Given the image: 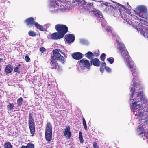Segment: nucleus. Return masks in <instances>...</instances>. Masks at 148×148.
Returning a JSON list of instances; mask_svg holds the SVG:
<instances>
[{
	"instance_id": "45",
	"label": "nucleus",
	"mask_w": 148,
	"mask_h": 148,
	"mask_svg": "<svg viewBox=\"0 0 148 148\" xmlns=\"http://www.w3.org/2000/svg\"><path fill=\"white\" fill-rule=\"evenodd\" d=\"M134 18L135 19H137V20H139L140 22V23H142V21H143V20L142 19H139L138 17L137 16H134Z\"/></svg>"
},
{
	"instance_id": "54",
	"label": "nucleus",
	"mask_w": 148,
	"mask_h": 148,
	"mask_svg": "<svg viewBox=\"0 0 148 148\" xmlns=\"http://www.w3.org/2000/svg\"><path fill=\"white\" fill-rule=\"evenodd\" d=\"M127 6L128 8H129V6H130V5H129V4H128V3H127Z\"/></svg>"
},
{
	"instance_id": "39",
	"label": "nucleus",
	"mask_w": 148,
	"mask_h": 148,
	"mask_svg": "<svg viewBox=\"0 0 148 148\" xmlns=\"http://www.w3.org/2000/svg\"><path fill=\"white\" fill-rule=\"evenodd\" d=\"M135 89L134 88L132 87L131 88L130 92H131L132 94H131V96L132 98H133V96L134 95V92H135Z\"/></svg>"
},
{
	"instance_id": "17",
	"label": "nucleus",
	"mask_w": 148,
	"mask_h": 148,
	"mask_svg": "<svg viewBox=\"0 0 148 148\" xmlns=\"http://www.w3.org/2000/svg\"><path fill=\"white\" fill-rule=\"evenodd\" d=\"M72 56L73 58L78 60L81 59L83 56V55L79 52L74 53L72 54Z\"/></svg>"
},
{
	"instance_id": "30",
	"label": "nucleus",
	"mask_w": 148,
	"mask_h": 148,
	"mask_svg": "<svg viewBox=\"0 0 148 148\" xmlns=\"http://www.w3.org/2000/svg\"><path fill=\"white\" fill-rule=\"evenodd\" d=\"M14 104L13 103H9L7 105V109L8 110L11 111L14 108Z\"/></svg>"
},
{
	"instance_id": "40",
	"label": "nucleus",
	"mask_w": 148,
	"mask_h": 148,
	"mask_svg": "<svg viewBox=\"0 0 148 148\" xmlns=\"http://www.w3.org/2000/svg\"><path fill=\"white\" fill-rule=\"evenodd\" d=\"M94 56H95L96 57H97L99 56V50H97L95 51L94 53Z\"/></svg>"
},
{
	"instance_id": "44",
	"label": "nucleus",
	"mask_w": 148,
	"mask_h": 148,
	"mask_svg": "<svg viewBox=\"0 0 148 148\" xmlns=\"http://www.w3.org/2000/svg\"><path fill=\"white\" fill-rule=\"evenodd\" d=\"M46 50V49L44 47H42L40 49V51L42 53H43Z\"/></svg>"
},
{
	"instance_id": "56",
	"label": "nucleus",
	"mask_w": 148,
	"mask_h": 148,
	"mask_svg": "<svg viewBox=\"0 0 148 148\" xmlns=\"http://www.w3.org/2000/svg\"><path fill=\"white\" fill-rule=\"evenodd\" d=\"M86 148H89L88 147H87Z\"/></svg>"
},
{
	"instance_id": "12",
	"label": "nucleus",
	"mask_w": 148,
	"mask_h": 148,
	"mask_svg": "<svg viewBox=\"0 0 148 148\" xmlns=\"http://www.w3.org/2000/svg\"><path fill=\"white\" fill-rule=\"evenodd\" d=\"M79 64L82 68H86L88 69L90 68L91 65L88 60L83 59L81 60L79 62Z\"/></svg>"
},
{
	"instance_id": "50",
	"label": "nucleus",
	"mask_w": 148,
	"mask_h": 148,
	"mask_svg": "<svg viewBox=\"0 0 148 148\" xmlns=\"http://www.w3.org/2000/svg\"><path fill=\"white\" fill-rule=\"evenodd\" d=\"M83 137L82 135L81 132H79V138Z\"/></svg>"
},
{
	"instance_id": "21",
	"label": "nucleus",
	"mask_w": 148,
	"mask_h": 148,
	"mask_svg": "<svg viewBox=\"0 0 148 148\" xmlns=\"http://www.w3.org/2000/svg\"><path fill=\"white\" fill-rule=\"evenodd\" d=\"M29 128L30 130L32 136H33L34 135L35 131V123L29 124Z\"/></svg>"
},
{
	"instance_id": "43",
	"label": "nucleus",
	"mask_w": 148,
	"mask_h": 148,
	"mask_svg": "<svg viewBox=\"0 0 148 148\" xmlns=\"http://www.w3.org/2000/svg\"><path fill=\"white\" fill-rule=\"evenodd\" d=\"M101 66L100 67L105 68H105L106 67V63L105 62H104V63L102 62V63H101Z\"/></svg>"
},
{
	"instance_id": "37",
	"label": "nucleus",
	"mask_w": 148,
	"mask_h": 148,
	"mask_svg": "<svg viewBox=\"0 0 148 148\" xmlns=\"http://www.w3.org/2000/svg\"><path fill=\"white\" fill-rule=\"evenodd\" d=\"M106 55L104 53H102L101 55L100 58L102 61H104L106 58Z\"/></svg>"
},
{
	"instance_id": "10",
	"label": "nucleus",
	"mask_w": 148,
	"mask_h": 148,
	"mask_svg": "<svg viewBox=\"0 0 148 148\" xmlns=\"http://www.w3.org/2000/svg\"><path fill=\"white\" fill-rule=\"evenodd\" d=\"M117 49L120 51L122 55L125 58L130 55L128 52L125 50V47L123 44L119 43V46L117 47Z\"/></svg>"
},
{
	"instance_id": "2",
	"label": "nucleus",
	"mask_w": 148,
	"mask_h": 148,
	"mask_svg": "<svg viewBox=\"0 0 148 148\" xmlns=\"http://www.w3.org/2000/svg\"><path fill=\"white\" fill-rule=\"evenodd\" d=\"M106 9L109 11L108 13L111 15L115 17H118L120 15L121 17L126 22H128L129 19L127 18V16L125 14H122L119 9H116L114 7H108Z\"/></svg>"
},
{
	"instance_id": "6",
	"label": "nucleus",
	"mask_w": 148,
	"mask_h": 148,
	"mask_svg": "<svg viewBox=\"0 0 148 148\" xmlns=\"http://www.w3.org/2000/svg\"><path fill=\"white\" fill-rule=\"evenodd\" d=\"M52 127L51 123H47L45 128V136L46 140L49 143L51 140L52 135Z\"/></svg>"
},
{
	"instance_id": "34",
	"label": "nucleus",
	"mask_w": 148,
	"mask_h": 148,
	"mask_svg": "<svg viewBox=\"0 0 148 148\" xmlns=\"http://www.w3.org/2000/svg\"><path fill=\"white\" fill-rule=\"evenodd\" d=\"M82 120H83V125L84 126V128L85 130H87V126L86 121H85V119L84 118H83Z\"/></svg>"
},
{
	"instance_id": "3",
	"label": "nucleus",
	"mask_w": 148,
	"mask_h": 148,
	"mask_svg": "<svg viewBox=\"0 0 148 148\" xmlns=\"http://www.w3.org/2000/svg\"><path fill=\"white\" fill-rule=\"evenodd\" d=\"M138 101L134 102L132 103V108L134 110V114L135 116H137V118H140V117H145L147 116V115L145 113L144 114L143 113V112H140V111L141 110H142L144 108H143V106L140 104H138Z\"/></svg>"
},
{
	"instance_id": "22",
	"label": "nucleus",
	"mask_w": 148,
	"mask_h": 148,
	"mask_svg": "<svg viewBox=\"0 0 148 148\" xmlns=\"http://www.w3.org/2000/svg\"><path fill=\"white\" fill-rule=\"evenodd\" d=\"M91 12H93V14L98 18H101L103 17L101 12L99 11H97L92 10Z\"/></svg>"
},
{
	"instance_id": "38",
	"label": "nucleus",
	"mask_w": 148,
	"mask_h": 148,
	"mask_svg": "<svg viewBox=\"0 0 148 148\" xmlns=\"http://www.w3.org/2000/svg\"><path fill=\"white\" fill-rule=\"evenodd\" d=\"M107 60L111 64H112L114 61V58H108L107 59Z\"/></svg>"
},
{
	"instance_id": "33",
	"label": "nucleus",
	"mask_w": 148,
	"mask_h": 148,
	"mask_svg": "<svg viewBox=\"0 0 148 148\" xmlns=\"http://www.w3.org/2000/svg\"><path fill=\"white\" fill-rule=\"evenodd\" d=\"M28 34L32 37H34L36 36V32L30 30L28 32Z\"/></svg>"
},
{
	"instance_id": "47",
	"label": "nucleus",
	"mask_w": 148,
	"mask_h": 148,
	"mask_svg": "<svg viewBox=\"0 0 148 148\" xmlns=\"http://www.w3.org/2000/svg\"><path fill=\"white\" fill-rule=\"evenodd\" d=\"M106 30L107 32H110L112 31V29L111 27H108L106 29Z\"/></svg>"
},
{
	"instance_id": "41",
	"label": "nucleus",
	"mask_w": 148,
	"mask_h": 148,
	"mask_svg": "<svg viewBox=\"0 0 148 148\" xmlns=\"http://www.w3.org/2000/svg\"><path fill=\"white\" fill-rule=\"evenodd\" d=\"M25 61L26 62H28L30 61V58L29 57L28 55L26 54L25 56Z\"/></svg>"
},
{
	"instance_id": "29",
	"label": "nucleus",
	"mask_w": 148,
	"mask_h": 148,
	"mask_svg": "<svg viewBox=\"0 0 148 148\" xmlns=\"http://www.w3.org/2000/svg\"><path fill=\"white\" fill-rule=\"evenodd\" d=\"M132 72V71H131ZM133 73L132 74V76L134 77L133 80L134 82H135V79H136L138 76V72H137L136 70L134 71H133Z\"/></svg>"
},
{
	"instance_id": "28",
	"label": "nucleus",
	"mask_w": 148,
	"mask_h": 148,
	"mask_svg": "<svg viewBox=\"0 0 148 148\" xmlns=\"http://www.w3.org/2000/svg\"><path fill=\"white\" fill-rule=\"evenodd\" d=\"M20 148H34V146L33 144L28 143L26 146L22 145Z\"/></svg>"
},
{
	"instance_id": "11",
	"label": "nucleus",
	"mask_w": 148,
	"mask_h": 148,
	"mask_svg": "<svg viewBox=\"0 0 148 148\" xmlns=\"http://www.w3.org/2000/svg\"><path fill=\"white\" fill-rule=\"evenodd\" d=\"M143 91L139 92L137 95V97H138V99H140V102H141V104L142 106L143 104H145L148 103L146 98L144 97L143 95ZM140 100H139V101Z\"/></svg>"
},
{
	"instance_id": "46",
	"label": "nucleus",
	"mask_w": 148,
	"mask_h": 148,
	"mask_svg": "<svg viewBox=\"0 0 148 148\" xmlns=\"http://www.w3.org/2000/svg\"><path fill=\"white\" fill-rule=\"evenodd\" d=\"M105 69H106V71L108 72H110L111 71V69L108 67H106L105 68Z\"/></svg>"
},
{
	"instance_id": "53",
	"label": "nucleus",
	"mask_w": 148,
	"mask_h": 148,
	"mask_svg": "<svg viewBox=\"0 0 148 148\" xmlns=\"http://www.w3.org/2000/svg\"><path fill=\"white\" fill-rule=\"evenodd\" d=\"M50 84H48V86H47V88H50Z\"/></svg>"
},
{
	"instance_id": "51",
	"label": "nucleus",
	"mask_w": 148,
	"mask_h": 148,
	"mask_svg": "<svg viewBox=\"0 0 148 148\" xmlns=\"http://www.w3.org/2000/svg\"><path fill=\"white\" fill-rule=\"evenodd\" d=\"M3 58H0V66H1V63L3 61Z\"/></svg>"
},
{
	"instance_id": "14",
	"label": "nucleus",
	"mask_w": 148,
	"mask_h": 148,
	"mask_svg": "<svg viewBox=\"0 0 148 148\" xmlns=\"http://www.w3.org/2000/svg\"><path fill=\"white\" fill-rule=\"evenodd\" d=\"M25 23L29 27H32L34 25H35V21L33 18L29 17L24 21Z\"/></svg>"
},
{
	"instance_id": "23",
	"label": "nucleus",
	"mask_w": 148,
	"mask_h": 148,
	"mask_svg": "<svg viewBox=\"0 0 148 148\" xmlns=\"http://www.w3.org/2000/svg\"><path fill=\"white\" fill-rule=\"evenodd\" d=\"M112 2L114 3V4H112V5H111L112 6H113L114 7V8H115L116 9H117V8H119V6H120L121 7H122L124 9H125L126 10H127V8H126V7H125L123 5L120 4L118 3H117L116 2H114V1H112Z\"/></svg>"
},
{
	"instance_id": "16",
	"label": "nucleus",
	"mask_w": 148,
	"mask_h": 148,
	"mask_svg": "<svg viewBox=\"0 0 148 148\" xmlns=\"http://www.w3.org/2000/svg\"><path fill=\"white\" fill-rule=\"evenodd\" d=\"M50 37L52 39L58 40L64 37L58 32L51 34Z\"/></svg>"
},
{
	"instance_id": "35",
	"label": "nucleus",
	"mask_w": 148,
	"mask_h": 148,
	"mask_svg": "<svg viewBox=\"0 0 148 148\" xmlns=\"http://www.w3.org/2000/svg\"><path fill=\"white\" fill-rule=\"evenodd\" d=\"M111 3H108V2H106L105 3H104V4L106 6V8H105V10L106 12H109V11L107 10L106 9V8H107V7H114L113 6H111V5H110Z\"/></svg>"
},
{
	"instance_id": "4",
	"label": "nucleus",
	"mask_w": 148,
	"mask_h": 148,
	"mask_svg": "<svg viewBox=\"0 0 148 148\" xmlns=\"http://www.w3.org/2000/svg\"><path fill=\"white\" fill-rule=\"evenodd\" d=\"M53 55L51 56L58 59V60L62 63L64 64L66 61L65 58L67 57L65 55L64 52L59 49H56L53 50Z\"/></svg>"
},
{
	"instance_id": "15",
	"label": "nucleus",
	"mask_w": 148,
	"mask_h": 148,
	"mask_svg": "<svg viewBox=\"0 0 148 148\" xmlns=\"http://www.w3.org/2000/svg\"><path fill=\"white\" fill-rule=\"evenodd\" d=\"M64 38L68 42L71 43L74 42L75 38L74 36L72 34H69L65 36Z\"/></svg>"
},
{
	"instance_id": "18",
	"label": "nucleus",
	"mask_w": 148,
	"mask_h": 148,
	"mask_svg": "<svg viewBox=\"0 0 148 148\" xmlns=\"http://www.w3.org/2000/svg\"><path fill=\"white\" fill-rule=\"evenodd\" d=\"M90 62L91 65H93L97 67H99L101 64L100 61L97 58L92 59L91 60Z\"/></svg>"
},
{
	"instance_id": "31",
	"label": "nucleus",
	"mask_w": 148,
	"mask_h": 148,
	"mask_svg": "<svg viewBox=\"0 0 148 148\" xmlns=\"http://www.w3.org/2000/svg\"><path fill=\"white\" fill-rule=\"evenodd\" d=\"M4 148H12V146L10 142L6 143L4 145Z\"/></svg>"
},
{
	"instance_id": "19",
	"label": "nucleus",
	"mask_w": 148,
	"mask_h": 148,
	"mask_svg": "<svg viewBox=\"0 0 148 148\" xmlns=\"http://www.w3.org/2000/svg\"><path fill=\"white\" fill-rule=\"evenodd\" d=\"M13 69V67L11 64H9L7 65L5 69V72L6 75H8L11 73Z\"/></svg>"
},
{
	"instance_id": "32",
	"label": "nucleus",
	"mask_w": 148,
	"mask_h": 148,
	"mask_svg": "<svg viewBox=\"0 0 148 148\" xmlns=\"http://www.w3.org/2000/svg\"><path fill=\"white\" fill-rule=\"evenodd\" d=\"M23 102V99L22 97H20L17 100V107H19L22 105Z\"/></svg>"
},
{
	"instance_id": "57",
	"label": "nucleus",
	"mask_w": 148,
	"mask_h": 148,
	"mask_svg": "<svg viewBox=\"0 0 148 148\" xmlns=\"http://www.w3.org/2000/svg\"><path fill=\"white\" fill-rule=\"evenodd\" d=\"M1 95H0V97H1Z\"/></svg>"
},
{
	"instance_id": "20",
	"label": "nucleus",
	"mask_w": 148,
	"mask_h": 148,
	"mask_svg": "<svg viewBox=\"0 0 148 148\" xmlns=\"http://www.w3.org/2000/svg\"><path fill=\"white\" fill-rule=\"evenodd\" d=\"M64 135L66 136L68 138H70L71 136V133L70 131V127L69 125L67 127L64 132Z\"/></svg>"
},
{
	"instance_id": "27",
	"label": "nucleus",
	"mask_w": 148,
	"mask_h": 148,
	"mask_svg": "<svg viewBox=\"0 0 148 148\" xmlns=\"http://www.w3.org/2000/svg\"><path fill=\"white\" fill-rule=\"evenodd\" d=\"M35 25L36 27L39 30L41 31H45V29L42 25H40L37 22H36L35 23Z\"/></svg>"
},
{
	"instance_id": "24",
	"label": "nucleus",
	"mask_w": 148,
	"mask_h": 148,
	"mask_svg": "<svg viewBox=\"0 0 148 148\" xmlns=\"http://www.w3.org/2000/svg\"><path fill=\"white\" fill-rule=\"evenodd\" d=\"M85 57H87L88 59L92 60L94 56L93 53L90 51H88L84 54Z\"/></svg>"
},
{
	"instance_id": "49",
	"label": "nucleus",
	"mask_w": 148,
	"mask_h": 148,
	"mask_svg": "<svg viewBox=\"0 0 148 148\" xmlns=\"http://www.w3.org/2000/svg\"><path fill=\"white\" fill-rule=\"evenodd\" d=\"M105 68H103L102 67H100V70L101 72L103 73V72Z\"/></svg>"
},
{
	"instance_id": "13",
	"label": "nucleus",
	"mask_w": 148,
	"mask_h": 148,
	"mask_svg": "<svg viewBox=\"0 0 148 148\" xmlns=\"http://www.w3.org/2000/svg\"><path fill=\"white\" fill-rule=\"evenodd\" d=\"M128 57H126V62L128 63L129 64L128 68L131 69V71H134L136 70L135 67H134V63L133 61L130 60V55Z\"/></svg>"
},
{
	"instance_id": "48",
	"label": "nucleus",
	"mask_w": 148,
	"mask_h": 148,
	"mask_svg": "<svg viewBox=\"0 0 148 148\" xmlns=\"http://www.w3.org/2000/svg\"><path fill=\"white\" fill-rule=\"evenodd\" d=\"M79 139L80 141V142L82 144L84 142V140L83 139V137H79Z\"/></svg>"
},
{
	"instance_id": "42",
	"label": "nucleus",
	"mask_w": 148,
	"mask_h": 148,
	"mask_svg": "<svg viewBox=\"0 0 148 148\" xmlns=\"http://www.w3.org/2000/svg\"><path fill=\"white\" fill-rule=\"evenodd\" d=\"M93 148H99V145L95 142H94L93 143Z\"/></svg>"
},
{
	"instance_id": "7",
	"label": "nucleus",
	"mask_w": 148,
	"mask_h": 148,
	"mask_svg": "<svg viewBox=\"0 0 148 148\" xmlns=\"http://www.w3.org/2000/svg\"><path fill=\"white\" fill-rule=\"evenodd\" d=\"M56 30L63 37L68 31V28L64 25L58 24L55 26Z\"/></svg>"
},
{
	"instance_id": "9",
	"label": "nucleus",
	"mask_w": 148,
	"mask_h": 148,
	"mask_svg": "<svg viewBox=\"0 0 148 148\" xmlns=\"http://www.w3.org/2000/svg\"><path fill=\"white\" fill-rule=\"evenodd\" d=\"M57 60H58V59L52 56H51L50 64L51 65V69H57V70L60 69V66L58 63L57 62Z\"/></svg>"
},
{
	"instance_id": "8",
	"label": "nucleus",
	"mask_w": 148,
	"mask_h": 148,
	"mask_svg": "<svg viewBox=\"0 0 148 148\" xmlns=\"http://www.w3.org/2000/svg\"><path fill=\"white\" fill-rule=\"evenodd\" d=\"M146 117H144L142 118H141L140 119L141 120H144L143 123H142V124L140 126H138V128L137 129V131L138 132H139V135H141L143 133H146V132L145 130L144 129V127L143 126L145 125H148V120L147 119H145Z\"/></svg>"
},
{
	"instance_id": "36",
	"label": "nucleus",
	"mask_w": 148,
	"mask_h": 148,
	"mask_svg": "<svg viewBox=\"0 0 148 148\" xmlns=\"http://www.w3.org/2000/svg\"><path fill=\"white\" fill-rule=\"evenodd\" d=\"M21 64H19L16 67H15L14 69V71L15 72H17L18 73H20V71L18 70V68L19 67L21 66Z\"/></svg>"
},
{
	"instance_id": "55",
	"label": "nucleus",
	"mask_w": 148,
	"mask_h": 148,
	"mask_svg": "<svg viewBox=\"0 0 148 148\" xmlns=\"http://www.w3.org/2000/svg\"><path fill=\"white\" fill-rule=\"evenodd\" d=\"M146 107V106H144V107Z\"/></svg>"
},
{
	"instance_id": "52",
	"label": "nucleus",
	"mask_w": 148,
	"mask_h": 148,
	"mask_svg": "<svg viewBox=\"0 0 148 148\" xmlns=\"http://www.w3.org/2000/svg\"><path fill=\"white\" fill-rule=\"evenodd\" d=\"M137 83H133V86L134 87H136V86Z\"/></svg>"
},
{
	"instance_id": "5",
	"label": "nucleus",
	"mask_w": 148,
	"mask_h": 148,
	"mask_svg": "<svg viewBox=\"0 0 148 148\" xmlns=\"http://www.w3.org/2000/svg\"><path fill=\"white\" fill-rule=\"evenodd\" d=\"M134 11L136 14L139 15L140 17L147 19L148 13L146 7L143 6H140L137 7Z\"/></svg>"
},
{
	"instance_id": "25",
	"label": "nucleus",
	"mask_w": 148,
	"mask_h": 148,
	"mask_svg": "<svg viewBox=\"0 0 148 148\" xmlns=\"http://www.w3.org/2000/svg\"><path fill=\"white\" fill-rule=\"evenodd\" d=\"M33 116L32 113H30L29 114L28 124L35 123Z\"/></svg>"
},
{
	"instance_id": "1",
	"label": "nucleus",
	"mask_w": 148,
	"mask_h": 148,
	"mask_svg": "<svg viewBox=\"0 0 148 148\" xmlns=\"http://www.w3.org/2000/svg\"><path fill=\"white\" fill-rule=\"evenodd\" d=\"M74 3H77L81 7L82 10L85 11H92V9H94V3H87L85 0H75Z\"/></svg>"
},
{
	"instance_id": "26",
	"label": "nucleus",
	"mask_w": 148,
	"mask_h": 148,
	"mask_svg": "<svg viewBox=\"0 0 148 148\" xmlns=\"http://www.w3.org/2000/svg\"><path fill=\"white\" fill-rule=\"evenodd\" d=\"M51 8L52 9L51 10V12L53 14H57L59 12V9L55 5L52 6Z\"/></svg>"
}]
</instances>
